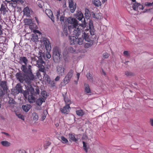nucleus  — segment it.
I'll return each instance as SVG.
<instances>
[{"instance_id":"nucleus-1","label":"nucleus","mask_w":153,"mask_h":153,"mask_svg":"<svg viewBox=\"0 0 153 153\" xmlns=\"http://www.w3.org/2000/svg\"><path fill=\"white\" fill-rule=\"evenodd\" d=\"M29 67L28 72L25 74V82L28 84H30L31 83V81H33L35 79V76L32 71L31 66Z\"/></svg>"},{"instance_id":"nucleus-2","label":"nucleus","mask_w":153,"mask_h":153,"mask_svg":"<svg viewBox=\"0 0 153 153\" xmlns=\"http://www.w3.org/2000/svg\"><path fill=\"white\" fill-rule=\"evenodd\" d=\"M85 23L83 24H78L77 26L75 27L73 31L71 32V33H73L72 34L76 36H79L81 31L83 32L82 30L85 28Z\"/></svg>"},{"instance_id":"nucleus-3","label":"nucleus","mask_w":153,"mask_h":153,"mask_svg":"<svg viewBox=\"0 0 153 153\" xmlns=\"http://www.w3.org/2000/svg\"><path fill=\"white\" fill-rule=\"evenodd\" d=\"M61 51L60 49L57 47H55L53 53V59L54 61L56 62H59L61 56Z\"/></svg>"},{"instance_id":"nucleus-4","label":"nucleus","mask_w":153,"mask_h":153,"mask_svg":"<svg viewBox=\"0 0 153 153\" xmlns=\"http://www.w3.org/2000/svg\"><path fill=\"white\" fill-rule=\"evenodd\" d=\"M69 42L71 45L79 44V45L83 43V39L82 38H77L74 36H69Z\"/></svg>"},{"instance_id":"nucleus-5","label":"nucleus","mask_w":153,"mask_h":153,"mask_svg":"<svg viewBox=\"0 0 153 153\" xmlns=\"http://www.w3.org/2000/svg\"><path fill=\"white\" fill-rule=\"evenodd\" d=\"M74 71L71 70L68 72L63 80V82L65 84H67L69 82L73 76Z\"/></svg>"},{"instance_id":"nucleus-6","label":"nucleus","mask_w":153,"mask_h":153,"mask_svg":"<svg viewBox=\"0 0 153 153\" xmlns=\"http://www.w3.org/2000/svg\"><path fill=\"white\" fill-rule=\"evenodd\" d=\"M16 77L19 82L23 83L25 81V74L19 72L17 73L16 74Z\"/></svg>"},{"instance_id":"nucleus-7","label":"nucleus","mask_w":153,"mask_h":153,"mask_svg":"<svg viewBox=\"0 0 153 153\" xmlns=\"http://www.w3.org/2000/svg\"><path fill=\"white\" fill-rule=\"evenodd\" d=\"M66 23H68L69 24H71V25H78V23L77 20L75 18H68L65 20Z\"/></svg>"},{"instance_id":"nucleus-8","label":"nucleus","mask_w":153,"mask_h":153,"mask_svg":"<svg viewBox=\"0 0 153 153\" xmlns=\"http://www.w3.org/2000/svg\"><path fill=\"white\" fill-rule=\"evenodd\" d=\"M23 12L24 15L26 16L27 17H30V14H32L33 13V11L28 7H26L24 9Z\"/></svg>"},{"instance_id":"nucleus-9","label":"nucleus","mask_w":153,"mask_h":153,"mask_svg":"<svg viewBox=\"0 0 153 153\" xmlns=\"http://www.w3.org/2000/svg\"><path fill=\"white\" fill-rule=\"evenodd\" d=\"M133 9L134 10H143L144 7L140 4L137 3H134L132 6Z\"/></svg>"},{"instance_id":"nucleus-10","label":"nucleus","mask_w":153,"mask_h":153,"mask_svg":"<svg viewBox=\"0 0 153 153\" xmlns=\"http://www.w3.org/2000/svg\"><path fill=\"white\" fill-rule=\"evenodd\" d=\"M68 1L69 7L71 11V13H73L74 12L76 9V4L74 3L73 0H68Z\"/></svg>"},{"instance_id":"nucleus-11","label":"nucleus","mask_w":153,"mask_h":153,"mask_svg":"<svg viewBox=\"0 0 153 153\" xmlns=\"http://www.w3.org/2000/svg\"><path fill=\"white\" fill-rule=\"evenodd\" d=\"M56 69L57 73L59 76H62L64 75L65 69L64 67L62 66H58Z\"/></svg>"},{"instance_id":"nucleus-12","label":"nucleus","mask_w":153,"mask_h":153,"mask_svg":"<svg viewBox=\"0 0 153 153\" xmlns=\"http://www.w3.org/2000/svg\"><path fill=\"white\" fill-rule=\"evenodd\" d=\"M70 108V107L69 104H67L62 108H61L60 109L62 113L67 114L69 111Z\"/></svg>"},{"instance_id":"nucleus-13","label":"nucleus","mask_w":153,"mask_h":153,"mask_svg":"<svg viewBox=\"0 0 153 153\" xmlns=\"http://www.w3.org/2000/svg\"><path fill=\"white\" fill-rule=\"evenodd\" d=\"M26 65H22L21 67V69L22 71L25 73V74H26L29 71V66H31L30 65H28L27 67H26Z\"/></svg>"},{"instance_id":"nucleus-14","label":"nucleus","mask_w":153,"mask_h":153,"mask_svg":"<svg viewBox=\"0 0 153 153\" xmlns=\"http://www.w3.org/2000/svg\"><path fill=\"white\" fill-rule=\"evenodd\" d=\"M75 16L76 19L79 21L81 20L83 18V14L81 11H78L76 14Z\"/></svg>"},{"instance_id":"nucleus-15","label":"nucleus","mask_w":153,"mask_h":153,"mask_svg":"<svg viewBox=\"0 0 153 153\" xmlns=\"http://www.w3.org/2000/svg\"><path fill=\"white\" fill-rule=\"evenodd\" d=\"M83 39L82 38L83 40L84 39L85 40L88 42H89L90 41V39L89 37V35L88 33H86L85 32L83 33V35H82Z\"/></svg>"},{"instance_id":"nucleus-16","label":"nucleus","mask_w":153,"mask_h":153,"mask_svg":"<svg viewBox=\"0 0 153 153\" xmlns=\"http://www.w3.org/2000/svg\"><path fill=\"white\" fill-rule=\"evenodd\" d=\"M1 144L3 146L7 147L10 146L11 144L10 142L7 140H3L1 142Z\"/></svg>"},{"instance_id":"nucleus-17","label":"nucleus","mask_w":153,"mask_h":153,"mask_svg":"<svg viewBox=\"0 0 153 153\" xmlns=\"http://www.w3.org/2000/svg\"><path fill=\"white\" fill-rule=\"evenodd\" d=\"M9 106L12 108H14V105L16 104V102L13 100V98H10L9 100L8 101Z\"/></svg>"},{"instance_id":"nucleus-18","label":"nucleus","mask_w":153,"mask_h":153,"mask_svg":"<svg viewBox=\"0 0 153 153\" xmlns=\"http://www.w3.org/2000/svg\"><path fill=\"white\" fill-rule=\"evenodd\" d=\"M36 66L39 68V71L42 72H44L45 70V68L43 66L41 63L38 62L37 61Z\"/></svg>"},{"instance_id":"nucleus-19","label":"nucleus","mask_w":153,"mask_h":153,"mask_svg":"<svg viewBox=\"0 0 153 153\" xmlns=\"http://www.w3.org/2000/svg\"><path fill=\"white\" fill-rule=\"evenodd\" d=\"M92 2L96 7H99L101 5V2L100 0H93Z\"/></svg>"},{"instance_id":"nucleus-20","label":"nucleus","mask_w":153,"mask_h":153,"mask_svg":"<svg viewBox=\"0 0 153 153\" xmlns=\"http://www.w3.org/2000/svg\"><path fill=\"white\" fill-rule=\"evenodd\" d=\"M20 62L21 63H24L25 65H27L28 62V60L25 57H20Z\"/></svg>"},{"instance_id":"nucleus-21","label":"nucleus","mask_w":153,"mask_h":153,"mask_svg":"<svg viewBox=\"0 0 153 153\" xmlns=\"http://www.w3.org/2000/svg\"><path fill=\"white\" fill-rule=\"evenodd\" d=\"M31 107V105H30L28 104L25 105H23L22 106L23 109L26 112H28Z\"/></svg>"},{"instance_id":"nucleus-22","label":"nucleus","mask_w":153,"mask_h":153,"mask_svg":"<svg viewBox=\"0 0 153 153\" xmlns=\"http://www.w3.org/2000/svg\"><path fill=\"white\" fill-rule=\"evenodd\" d=\"M45 99L43 98L42 97H39L36 100V103L38 105H40L43 102H45Z\"/></svg>"},{"instance_id":"nucleus-23","label":"nucleus","mask_w":153,"mask_h":153,"mask_svg":"<svg viewBox=\"0 0 153 153\" xmlns=\"http://www.w3.org/2000/svg\"><path fill=\"white\" fill-rule=\"evenodd\" d=\"M91 15L93 17L96 19H100L101 17V14L100 13H95L94 12H91Z\"/></svg>"},{"instance_id":"nucleus-24","label":"nucleus","mask_w":153,"mask_h":153,"mask_svg":"<svg viewBox=\"0 0 153 153\" xmlns=\"http://www.w3.org/2000/svg\"><path fill=\"white\" fill-rule=\"evenodd\" d=\"M22 87L20 84H17L16 87V90L17 93H19L22 91Z\"/></svg>"},{"instance_id":"nucleus-25","label":"nucleus","mask_w":153,"mask_h":153,"mask_svg":"<svg viewBox=\"0 0 153 153\" xmlns=\"http://www.w3.org/2000/svg\"><path fill=\"white\" fill-rule=\"evenodd\" d=\"M26 88L28 92H30L31 94H32L33 93L34 91V89L30 84L28 85Z\"/></svg>"},{"instance_id":"nucleus-26","label":"nucleus","mask_w":153,"mask_h":153,"mask_svg":"<svg viewBox=\"0 0 153 153\" xmlns=\"http://www.w3.org/2000/svg\"><path fill=\"white\" fill-rule=\"evenodd\" d=\"M76 114L79 116H82L85 114V112L82 109H79L76 111Z\"/></svg>"},{"instance_id":"nucleus-27","label":"nucleus","mask_w":153,"mask_h":153,"mask_svg":"<svg viewBox=\"0 0 153 153\" xmlns=\"http://www.w3.org/2000/svg\"><path fill=\"white\" fill-rule=\"evenodd\" d=\"M28 100L30 103H33L35 102V98L32 95H30L28 96Z\"/></svg>"},{"instance_id":"nucleus-28","label":"nucleus","mask_w":153,"mask_h":153,"mask_svg":"<svg viewBox=\"0 0 153 153\" xmlns=\"http://www.w3.org/2000/svg\"><path fill=\"white\" fill-rule=\"evenodd\" d=\"M85 86V91L87 93H90L91 90L89 85L88 84H84Z\"/></svg>"},{"instance_id":"nucleus-29","label":"nucleus","mask_w":153,"mask_h":153,"mask_svg":"<svg viewBox=\"0 0 153 153\" xmlns=\"http://www.w3.org/2000/svg\"><path fill=\"white\" fill-rule=\"evenodd\" d=\"M69 137L70 139L74 141H76L78 140L75 136L74 134H70L69 135Z\"/></svg>"},{"instance_id":"nucleus-30","label":"nucleus","mask_w":153,"mask_h":153,"mask_svg":"<svg viewBox=\"0 0 153 153\" xmlns=\"http://www.w3.org/2000/svg\"><path fill=\"white\" fill-rule=\"evenodd\" d=\"M86 76L87 78L89 80L92 82L93 81L94 79L93 76L89 73H87Z\"/></svg>"},{"instance_id":"nucleus-31","label":"nucleus","mask_w":153,"mask_h":153,"mask_svg":"<svg viewBox=\"0 0 153 153\" xmlns=\"http://www.w3.org/2000/svg\"><path fill=\"white\" fill-rule=\"evenodd\" d=\"M25 25H30L32 23V20L30 19H24Z\"/></svg>"},{"instance_id":"nucleus-32","label":"nucleus","mask_w":153,"mask_h":153,"mask_svg":"<svg viewBox=\"0 0 153 153\" xmlns=\"http://www.w3.org/2000/svg\"><path fill=\"white\" fill-rule=\"evenodd\" d=\"M85 17L87 18H89L90 16V13L89 10L88 9H85Z\"/></svg>"},{"instance_id":"nucleus-33","label":"nucleus","mask_w":153,"mask_h":153,"mask_svg":"<svg viewBox=\"0 0 153 153\" xmlns=\"http://www.w3.org/2000/svg\"><path fill=\"white\" fill-rule=\"evenodd\" d=\"M77 26V25H69L68 27V29L69 31H71L72 30H74L75 27Z\"/></svg>"},{"instance_id":"nucleus-34","label":"nucleus","mask_w":153,"mask_h":153,"mask_svg":"<svg viewBox=\"0 0 153 153\" xmlns=\"http://www.w3.org/2000/svg\"><path fill=\"white\" fill-rule=\"evenodd\" d=\"M61 142L64 144L68 142L67 139L63 136L61 137Z\"/></svg>"},{"instance_id":"nucleus-35","label":"nucleus","mask_w":153,"mask_h":153,"mask_svg":"<svg viewBox=\"0 0 153 153\" xmlns=\"http://www.w3.org/2000/svg\"><path fill=\"white\" fill-rule=\"evenodd\" d=\"M0 10L1 11H3L4 14H5L6 12H7V10H6V8L5 7V6L3 5L2 4L1 5Z\"/></svg>"},{"instance_id":"nucleus-36","label":"nucleus","mask_w":153,"mask_h":153,"mask_svg":"<svg viewBox=\"0 0 153 153\" xmlns=\"http://www.w3.org/2000/svg\"><path fill=\"white\" fill-rule=\"evenodd\" d=\"M48 114V112L47 110H45L44 111L42 116V120H44L45 118Z\"/></svg>"},{"instance_id":"nucleus-37","label":"nucleus","mask_w":153,"mask_h":153,"mask_svg":"<svg viewBox=\"0 0 153 153\" xmlns=\"http://www.w3.org/2000/svg\"><path fill=\"white\" fill-rule=\"evenodd\" d=\"M38 36L36 33L33 35L32 36V40L34 42H37L38 41Z\"/></svg>"},{"instance_id":"nucleus-38","label":"nucleus","mask_w":153,"mask_h":153,"mask_svg":"<svg viewBox=\"0 0 153 153\" xmlns=\"http://www.w3.org/2000/svg\"><path fill=\"white\" fill-rule=\"evenodd\" d=\"M33 120L35 121L37 120L39 118V117L38 114L36 113H33Z\"/></svg>"},{"instance_id":"nucleus-39","label":"nucleus","mask_w":153,"mask_h":153,"mask_svg":"<svg viewBox=\"0 0 153 153\" xmlns=\"http://www.w3.org/2000/svg\"><path fill=\"white\" fill-rule=\"evenodd\" d=\"M68 50L71 53H76L77 52L73 48L71 47H69L68 48Z\"/></svg>"},{"instance_id":"nucleus-40","label":"nucleus","mask_w":153,"mask_h":153,"mask_svg":"<svg viewBox=\"0 0 153 153\" xmlns=\"http://www.w3.org/2000/svg\"><path fill=\"white\" fill-rule=\"evenodd\" d=\"M16 115L19 118L21 119L23 121L25 120L24 117L22 114H16Z\"/></svg>"},{"instance_id":"nucleus-41","label":"nucleus","mask_w":153,"mask_h":153,"mask_svg":"<svg viewBox=\"0 0 153 153\" xmlns=\"http://www.w3.org/2000/svg\"><path fill=\"white\" fill-rule=\"evenodd\" d=\"M42 95L43 97V98L45 99V100L47 97L46 92L45 91H43L42 92Z\"/></svg>"},{"instance_id":"nucleus-42","label":"nucleus","mask_w":153,"mask_h":153,"mask_svg":"<svg viewBox=\"0 0 153 153\" xmlns=\"http://www.w3.org/2000/svg\"><path fill=\"white\" fill-rule=\"evenodd\" d=\"M68 26H64L63 29V32L64 33V34L66 36H67L68 35V31H67V27Z\"/></svg>"},{"instance_id":"nucleus-43","label":"nucleus","mask_w":153,"mask_h":153,"mask_svg":"<svg viewBox=\"0 0 153 153\" xmlns=\"http://www.w3.org/2000/svg\"><path fill=\"white\" fill-rule=\"evenodd\" d=\"M82 143L83 144V148L84 149L86 152H87L88 151V149L87 147V145L86 143H85L84 141L82 142Z\"/></svg>"},{"instance_id":"nucleus-44","label":"nucleus","mask_w":153,"mask_h":153,"mask_svg":"<svg viewBox=\"0 0 153 153\" xmlns=\"http://www.w3.org/2000/svg\"><path fill=\"white\" fill-rule=\"evenodd\" d=\"M109 56V54L106 52L102 54V57L105 59H106L108 58Z\"/></svg>"},{"instance_id":"nucleus-45","label":"nucleus","mask_w":153,"mask_h":153,"mask_svg":"<svg viewBox=\"0 0 153 153\" xmlns=\"http://www.w3.org/2000/svg\"><path fill=\"white\" fill-rule=\"evenodd\" d=\"M89 32L90 33L91 35H93L94 34V27L89 28Z\"/></svg>"},{"instance_id":"nucleus-46","label":"nucleus","mask_w":153,"mask_h":153,"mask_svg":"<svg viewBox=\"0 0 153 153\" xmlns=\"http://www.w3.org/2000/svg\"><path fill=\"white\" fill-rule=\"evenodd\" d=\"M48 14H49L50 15V16L51 15H52L51 16V17H49V16H48V17H49L51 19L52 21L53 22H54V18H53V16H52L53 15L51 11V10H48Z\"/></svg>"},{"instance_id":"nucleus-47","label":"nucleus","mask_w":153,"mask_h":153,"mask_svg":"<svg viewBox=\"0 0 153 153\" xmlns=\"http://www.w3.org/2000/svg\"><path fill=\"white\" fill-rule=\"evenodd\" d=\"M124 55L126 57H128L130 55V53L128 51H125L123 52Z\"/></svg>"},{"instance_id":"nucleus-48","label":"nucleus","mask_w":153,"mask_h":153,"mask_svg":"<svg viewBox=\"0 0 153 153\" xmlns=\"http://www.w3.org/2000/svg\"><path fill=\"white\" fill-rule=\"evenodd\" d=\"M144 5L145 6H152V2L150 3L148 2H146L144 4Z\"/></svg>"},{"instance_id":"nucleus-49","label":"nucleus","mask_w":153,"mask_h":153,"mask_svg":"<svg viewBox=\"0 0 153 153\" xmlns=\"http://www.w3.org/2000/svg\"><path fill=\"white\" fill-rule=\"evenodd\" d=\"M89 28H93V22L91 20H90L89 23Z\"/></svg>"},{"instance_id":"nucleus-50","label":"nucleus","mask_w":153,"mask_h":153,"mask_svg":"<svg viewBox=\"0 0 153 153\" xmlns=\"http://www.w3.org/2000/svg\"><path fill=\"white\" fill-rule=\"evenodd\" d=\"M49 83H50V85H51V86L52 87H53V86H55V82L54 81L50 80L49 81Z\"/></svg>"},{"instance_id":"nucleus-51","label":"nucleus","mask_w":153,"mask_h":153,"mask_svg":"<svg viewBox=\"0 0 153 153\" xmlns=\"http://www.w3.org/2000/svg\"><path fill=\"white\" fill-rule=\"evenodd\" d=\"M43 3L42 1H39L38 2V5L40 7L42 8V7Z\"/></svg>"},{"instance_id":"nucleus-52","label":"nucleus","mask_w":153,"mask_h":153,"mask_svg":"<svg viewBox=\"0 0 153 153\" xmlns=\"http://www.w3.org/2000/svg\"><path fill=\"white\" fill-rule=\"evenodd\" d=\"M125 74L126 75L128 76H131L132 75V74L131 72H129L128 71L126 72L125 73Z\"/></svg>"},{"instance_id":"nucleus-53","label":"nucleus","mask_w":153,"mask_h":153,"mask_svg":"<svg viewBox=\"0 0 153 153\" xmlns=\"http://www.w3.org/2000/svg\"><path fill=\"white\" fill-rule=\"evenodd\" d=\"M64 100L65 102L66 105L67 104H69H69L70 103V100H68V99L66 98L64 99Z\"/></svg>"},{"instance_id":"nucleus-54","label":"nucleus","mask_w":153,"mask_h":153,"mask_svg":"<svg viewBox=\"0 0 153 153\" xmlns=\"http://www.w3.org/2000/svg\"><path fill=\"white\" fill-rule=\"evenodd\" d=\"M6 48L4 46V45L3 46H2V45H0V50H1L5 51Z\"/></svg>"},{"instance_id":"nucleus-55","label":"nucleus","mask_w":153,"mask_h":153,"mask_svg":"<svg viewBox=\"0 0 153 153\" xmlns=\"http://www.w3.org/2000/svg\"><path fill=\"white\" fill-rule=\"evenodd\" d=\"M91 46V44L90 43H86L85 45V47L86 48H88Z\"/></svg>"},{"instance_id":"nucleus-56","label":"nucleus","mask_w":153,"mask_h":153,"mask_svg":"<svg viewBox=\"0 0 153 153\" xmlns=\"http://www.w3.org/2000/svg\"><path fill=\"white\" fill-rule=\"evenodd\" d=\"M60 21L61 22V23H62V22H64V17H63L62 16L60 17Z\"/></svg>"},{"instance_id":"nucleus-57","label":"nucleus","mask_w":153,"mask_h":153,"mask_svg":"<svg viewBox=\"0 0 153 153\" xmlns=\"http://www.w3.org/2000/svg\"><path fill=\"white\" fill-rule=\"evenodd\" d=\"M4 94L3 91L0 89V97L2 96Z\"/></svg>"},{"instance_id":"nucleus-58","label":"nucleus","mask_w":153,"mask_h":153,"mask_svg":"<svg viewBox=\"0 0 153 153\" xmlns=\"http://www.w3.org/2000/svg\"><path fill=\"white\" fill-rule=\"evenodd\" d=\"M152 8L149 9H145L143 11V13H146L149 11L150 10L152 9Z\"/></svg>"},{"instance_id":"nucleus-59","label":"nucleus","mask_w":153,"mask_h":153,"mask_svg":"<svg viewBox=\"0 0 153 153\" xmlns=\"http://www.w3.org/2000/svg\"><path fill=\"white\" fill-rule=\"evenodd\" d=\"M60 76H57L55 78V80L56 81H58L59 80V79H60Z\"/></svg>"},{"instance_id":"nucleus-60","label":"nucleus","mask_w":153,"mask_h":153,"mask_svg":"<svg viewBox=\"0 0 153 153\" xmlns=\"http://www.w3.org/2000/svg\"><path fill=\"white\" fill-rule=\"evenodd\" d=\"M150 123L151 125L153 126V119H151L150 120Z\"/></svg>"},{"instance_id":"nucleus-61","label":"nucleus","mask_w":153,"mask_h":153,"mask_svg":"<svg viewBox=\"0 0 153 153\" xmlns=\"http://www.w3.org/2000/svg\"><path fill=\"white\" fill-rule=\"evenodd\" d=\"M23 1L22 0H16V3H23Z\"/></svg>"},{"instance_id":"nucleus-62","label":"nucleus","mask_w":153,"mask_h":153,"mask_svg":"<svg viewBox=\"0 0 153 153\" xmlns=\"http://www.w3.org/2000/svg\"><path fill=\"white\" fill-rule=\"evenodd\" d=\"M80 75V74L79 73H77L76 74V76H77V80H78L79 79Z\"/></svg>"},{"instance_id":"nucleus-63","label":"nucleus","mask_w":153,"mask_h":153,"mask_svg":"<svg viewBox=\"0 0 153 153\" xmlns=\"http://www.w3.org/2000/svg\"><path fill=\"white\" fill-rule=\"evenodd\" d=\"M48 50L49 49H50H50H51V44L50 43H49V42H48Z\"/></svg>"},{"instance_id":"nucleus-64","label":"nucleus","mask_w":153,"mask_h":153,"mask_svg":"<svg viewBox=\"0 0 153 153\" xmlns=\"http://www.w3.org/2000/svg\"><path fill=\"white\" fill-rule=\"evenodd\" d=\"M19 153H24V151L23 150H19Z\"/></svg>"}]
</instances>
